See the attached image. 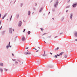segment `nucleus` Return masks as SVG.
<instances>
[{
    "mask_svg": "<svg viewBox=\"0 0 77 77\" xmlns=\"http://www.w3.org/2000/svg\"><path fill=\"white\" fill-rule=\"evenodd\" d=\"M59 3V2L58 1L56 2V3L54 4V6L56 8V6L57 5H58V4Z\"/></svg>",
    "mask_w": 77,
    "mask_h": 77,
    "instance_id": "f257e3e1",
    "label": "nucleus"
},
{
    "mask_svg": "<svg viewBox=\"0 0 77 77\" xmlns=\"http://www.w3.org/2000/svg\"><path fill=\"white\" fill-rule=\"evenodd\" d=\"M12 28H10L9 29V32L10 33H12Z\"/></svg>",
    "mask_w": 77,
    "mask_h": 77,
    "instance_id": "f03ea898",
    "label": "nucleus"
},
{
    "mask_svg": "<svg viewBox=\"0 0 77 77\" xmlns=\"http://www.w3.org/2000/svg\"><path fill=\"white\" fill-rule=\"evenodd\" d=\"M21 23H22L21 21H20L19 23V25H18V26L19 27H20L21 26Z\"/></svg>",
    "mask_w": 77,
    "mask_h": 77,
    "instance_id": "7ed1b4c3",
    "label": "nucleus"
},
{
    "mask_svg": "<svg viewBox=\"0 0 77 77\" xmlns=\"http://www.w3.org/2000/svg\"><path fill=\"white\" fill-rule=\"evenodd\" d=\"M74 35L76 37H77V32L76 31L75 32H74Z\"/></svg>",
    "mask_w": 77,
    "mask_h": 77,
    "instance_id": "20e7f679",
    "label": "nucleus"
},
{
    "mask_svg": "<svg viewBox=\"0 0 77 77\" xmlns=\"http://www.w3.org/2000/svg\"><path fill=\"white\" fill-rule=\"evenodd\" d=\"M22 41H25V37H24V36H23V37L22 39Z\"/></svg>",
    "mask_w": 77,
    "mask_h": 77,
    "instance_id": "39448f33",
    "label": "nucleus"
},
{
    "mask_svg": "<svg viewBox=\"0 0 77 77\" xmlns=\"http://www.w3.org/2000/svg\"><path fill=\"white\" fill-rule=\"evenodd\" d=\"M76 6H77V3H75V4H74L72 5V6L73 7V8H75Z\"/></svg>",
    "mask_w": 77,
    "mask_h": 77,
    "instance_id": "423d86ee",
    "label": "nucleus"
},
{
    "mask_svg": "<svg viewBox=\"0 0 77 77\" xmlns=\"http://www.w3.org/2000/svg\"><path fill=\"white\" fill-rule=\"evenodd\" d=\"M31 54V53L30 52L28 51L26 53V54Z\"/></svg>",
    "mask_w": 77,
    "mask_h": 77,
    "instance_id": "0eeeda50",
    "label": "nucleus"
},
{
    "mask_svg": "<svg viewBox=\"0 0 77 77\" xmlns=\"http://www.w3.org/2000/svg\"><path fill=\"white\" fill-rule=\"evenodd\" d=\"M64 53V52H62L60 53V54H59V55H60V56H62L63 54Z\"/></svg>",
    "mask_w": 77,
    "mask_h": 77,
    "instance_id": "6e6552de",
    "label": "nucleus"
},
{
    "mask_svg": "<svg viewBox=\"0 0 77 77\" xmlns=\"http://www.w3.org/2000/svg\"><path fill=\"white\" fill-rule=\"evenodd\" d=\"M33 50H35V52H38V51H39L38 50H37V49L35 48H33Z\"/></svg>",
    "mask_w": 77,
    "mask_h": 77,
    "instance_id": "1a4fd4ad",
    "label": "nucleus"
},
{
    "mask_svg": "<svg viewBox=\"0 0 77 77\" xmlns=\"http://www.w3.org/2000/svg\"><path fill=\"white\" fill-rule=\"evenodd\" d=\"M45 51H44V54L43 55H42V56L44 57L45 56H47V55L45 54Z\"/></svg>",
    "mask_w": 77,
    "mask_h": 77,
    "instance_id": "9d476101",
    "label": "nucleus"
},
{
    "mask_svg": "<svg viewBox=\"0 0 77 77\" xmlns=\"http://www.w3.org/2000/svg\"><path fill=\"white\" fill-rule=\"evenodd\" d=\"M0 65L1 66H3V63H0Z\"/></svg>",
    "mask_w": 77,
    "mask_h": 77,
    "instance_id": "9b49d317",
    "label": "nucleus"
},
{
    "mask_svg": "<svg viewBox=\"0 0 77 77\" xmlns=\"http://www.w3.org/2000/svg\"><path fill=\"white\" fill-rule=\"evenodd\" d=\"M72 14L70 15V18L71 20H72Z\"/></svg>",
    "mask_w": 77,
    "mask_h": 77,
    "instance_id": "f8f14e48",
    "label": "nucleus"
},
{
    "mask_svg": "<svg viewBox=\"0 0 77 77\" xmlns=\"http://www.w3.org/2000/svg\"><path fill=\"white\" fill-rule=\"evenodd\" d=\"M6 15H7V14H5L4 15V16L2 17V19H4L5 17V16H6Z\"/></svg>",
    "mask_w": 77,
    "mask_h": 77,
    "instance_id": "ddd939ff",
    "label": "nucleus"
},
{
    "mask_svg": "<svg viewBox=\"0 0 77 77\" xmlns=\"http://www.w3.org/2000/svg\"><path fill=\"white\" fill-rule=\"evenodd\" d=\"M54 57H55V58H57V56L56 55H55L54 56Z\"/></svg>",
    "mask_w": 77,
    "mask_h": 77,
    "instance_id": "4468645a",
    "label": "nucleus"
},
{
    "mask_svg": "<svg viewBox=\"0 0 77 77\" xmlns=\"http://www.w3.org/2000/svg\"><path fill=\"white\" fill-rule=\"evenodd\" d=\"M0 69L1 72H3V69L2 68H0Z\"/></svg>",
    "mask_w": 77,
    "mask_h": 77,
    "instance_id": "2eb2a0df",
    "label": "nucleus"
},
{
    "mask_svg": "<svg viewBox=\"0 0 77 77\" xmlns=\"http://www.w3.org/2000/svg\"><path fill=\"white\" fill-rule=\"evenodd\" d=\"M30 11H29L28 12V15H30Z\"/></svg>",
    "mask_w": 77,
    "mask_h": 77,
    "instance_id": "dca6fc26",
    "label": "nucleus"
},
{
    "mask_svg": "<svg viewBox=\"0 0 77 77\" xmlns=\"http://www.w3.org/2000/svg\"><path fill=\"white\" fill-rule=\"evenodd\" d=\"M19 17V15L18 14H17L16 15L17 18H18Z\"/></svg>",
    "mask_w": 77,
    "mask_h": 77,
    "instance_id": "f3484780",
    "label": "nucleus"
},
{
    "mask_svg": "<svg viewBox=\"0 0 77 77\" xmlns=\"http://www.w3.org/2000/svg\"><path fill=\"white\" fill-rule=\"evenodd\" d=\"M64 57H65V58H66V57H67V55H64Z\"/></svg>",
    "mask_w": 77,
    "mask_h": 77,
    "instance_id": "a211bd4d",
    "label": "nucleus"
},
{
    "mask_svg": "<svg viewBox=\"0 0 77 77\" xmlns=\"http://www.w3.org/2000/svg\"><path fill=\"white\" fill-rule=\"evenodd\" d=\"M40 29L41 31H43V30H44V29L43 28H41Z\"/></svg>",
    "mask_w": 77,
    "mask_h": 77,
    "instance_id": "6ab92c4d",
    "label": "nucleus"
},
{
    "mask_svg": "<svg viewBox=\"0 0 77 77\" xmlns=\"http://www.w3.org/2000/svg\"><path fill=\"white\" fill-rule=\"evenodd\" d=\"M28 34H29V35L30 34V31H29L28 32Z\"/></svg>",
    "mask_w": 77,
    "mask_h": 77,
    "instance_id": "aec40b11",
    "label": "nucleus"
},
{
    "mask_svg": "<svg viewBox=\"0 0 77 77\" xmlns=\"http://www.w3.org/2000/svg\"><path fill=\"white\" fill-rule=\"evenodd\" d=\"M15 64H16V65L18 64V62H17V61H16L15 62Z\"/></svg>",
    "mask_w": 77,
    "mask_h": 77,
    "instance_id": "412c9836",
    "label": "nucleus"
},
{
    "mask_svg": "<svg viewBox=\"0 0 77 77\" xmlns=\"http://www.w3.org/2000/svg\"><path fill=\"white\" fill-rule=\"evenodd\" d=\"M4 69L5 71H8V69Z\"/></svg>",
    "mask_w": 77,
    "mask_h": 77,
    "instance_id": "4be33fe9",
    "label": "nucleus"
},
{
    "mask_svg": "<svg viewBox=\"0 0 77 77\" xmlns=\"http://www.w3.org/2000/svg\"><path fill=\"white\" fill-rule=\"evenodd\" d=\"M13 61H16V60L15 59H12Z\"/></svg>",
    "mask_w": 77,
    "mask_h": 77,
    "instance_id": "5701e85b",
    "label": "nucleus"
},
{
    "mask_svg": "<svg viewBox=\"0 0 77 77\" xmlns=\"http://www.w3.org/2000/svg\"><path fill=\"white\" fill-rule=\"evenodd\" d=\"M63 19H64V18L63 17L61 18V20L62 21H63Z\"/></svg>",
    "mask_w": 77,
    "mask_h": 77,
    "instance_id": "b1692460",
    "label": "nucleus"
},
{
    "mask_svg": "<svg viewBox=\"0 0 77 77\" xmlns=\"http://www.w3.org/2000/svg\"><path fill=\"white\" fill-rule=\"evenodd\" d=\"M9 48V46H7V48L8 49Z\"/></svg>",
    "mask_w": 77,
    "mask_h": 77,
    "instance_id": "393cba45",
    "label": "nucleus"
},
{
    "mask_svg": "<svg viewBox=\"0 0 77 77\" xmlns=\"http://www.w3.org/2000/svg\"><path fill=\"white\" fill-rule=\"evenodd\" d=\"M47 33H45L44 34L42 35V36H43V35H46Z\"/></svg>",
    "mask_w": 77,
    "mask_h": 77,
    "instance_id": "a878e982",
    "label": "nucleus"
},
{
    "mask_svg": "<svg viewBox=\"0 0 77 77\" xmlns=\"http://www.w3.org/2000/svg\"><path fill=\"white\" fill-rule=\"evenodd\" d=\"M12 15H11V18H10V20H11V19H12Z\"/></svg>",
    "mask_w": 77,
    "mask_h": 77,
    "instance_id": "bb28decb",
    "label": "nucleus"
},
{
    "mask_svg": "<svg viewBox=\"0 0 77 77\" xmlns=\"http://www.w3.org/2000/svg\"><path fill=\"white\" fill-rule=\"evenodd\" d=\"M62 33H63V32H61V33H60V35H62Z\"/></svg>",
    "mask_w": 77,
    "mask_h": 77,
    "instance_id": "cd10ccee",
    "label": "nucleus"
},
{
    "mask_svg": "<svg viewBox=\"0 0 77 77\" xmlns=\"http://www.w3.org/2000/svg\"><path fill=\"white\" fill-rule=\"evenodd\" d=\"M59 48L58 47L56 48V50H57L59 49Z\"/></svg>",
    "mask_w": 77,
    "mask_h": 77,
    "instance_id": "c85d7f7f",
    "label": "nucleus"
},
{
    "mask_svg": "<svg viewBox=\"0 0 77 77\" xmlns=\"http://www.w3.org/2000/svg\"><path fill=\"white\" fill-rule=\"evenodd\" d=\"M25 30H26V29H24V30L23 31V32H24V31H25Z\"/></svg>",
    "mask_w": 77,
    "mask_h": 77,
    "instance_id": "c756f323",
    "label": "nucleus"
},
{
    "mask_svg": "<svg viewBox=\"0 0 77 77\" xmlns=\"http://www.w3.org/2000/svg\"><path fill=\"white\" fill-rule=\"evenodd\" d=\"M1 23H2V21H0V25L1 24Z\"/></svg>",
    "mask_w": 77,
    "mask_h": 77,
    "instance_id": "7c9ffc66",
    "label": "nucleus"
},
{
    "mask_svg": "<svg viewBox=\"0 0 77 77\" xmlns=\"http://www.w3.org/2000/svg\"><path fill=\"white\" fill-rule=\"evenodd\" d=\"M60 55H59V54H57V56H59Z\"/></svg>",
    "mask_w": 77,
    "mask_h": 77,
    "instance_id": "2f4dec72",
    "label": "nucleus"
},
{
    "mask_svg": "<svg viewBox=\"0 0 77 77\" xmlns=\"http://www.w3.org/2000/svg\"><path fill=\"white\" fill-rule=\"evenodd\" d=\"M41 11H42V8L39 11V12H41Z\"/></svg>",
    "mask_w": 77,
    "mask_h": 77,
    "instance_id": "473e14b6",
    "label": "nucleus"
},
{
    "mask_svg": "<svg viewBox=\"0 0 77 77\" xmlns=\"http://www.w3.org/2000/svg\"><path fill=\"white\" fill-rule=\"evenodd\" d=\"M2 26H1L0 28V30H1V29H2Z\"/></svg>",
    "mask_w": 77,
    "mask_h": 77,
    "instance_id": "72a5a7b5",
    "label": "nucleus"
},
{
    "mask_svg": "<svg viewBox=\"0 0 77 77\" xmlns=\"http://www.w3.org/2000/svg\"><path fill=\"white\" fill-rule=\"evenodd\" d=\"M51 35L49 37V38H50V37H51Z\"/></svg>",
    "mask_w": 77,
    "mask_h": 77,
    "instance_id": "f704fd0d",
    "label": "nucleus"
},
{
    "mask_svg": "<svg viewBox=\"0 0 77 77\" xmlns=\"http://www.w3.org/2000/svg\"><path fill=\"white\" fill-rule=\"evenodd\" d=\"M28 48H26L25 49H28Z\"/></svg>",
    "mask_w": 77,
    "mask_h": 77,
    "instance_id": "c9c22d12",
    "label": "nucleus"
},
{
    "mask_svg": "<svg viewBox=\"0 0 77 77\" xmlns=\"http://www.w3.org/2000/svg\"><path fill=\"white\" fill-rule=\"evenodd\" d=\"M50 54H53L52 53H51V52L50 53Z\"/></svg>",
    "mask_w": 77,
    "mask_h": 77,
    "instance_id": "e433bc0d",
    "label": "nucleus"
},
{
    "mask_svg": "<svg viewBox=\"0 0 77 77\" xmlns=\"http://www.w3.org/2000/svg\"><path fill=\"white\" fill-rule=\"evenodd\" d=\"M19 62H20V63H21V61H19Z\"/></svg>",
    "mask_w": 77,
    "mask_h": 77,
    "instance_id": "4c0bfd02",
    "label": "nucleus"
},
{
    "mask_svg": "<svg viewBox=\"0 0 77 77\" xmlns=\"http://www.w3.org/2000/svg\"><path fill=\"white\" fill-rule=\"evenodd\" d=\"M9 45H10V42H9Z\"/></svg>",
    "mask_w": 77,
    "mask_h": 77,
    "instance_id": "58836bf2",
    "label": "nucleus"
},
{
    "mask_svg": "<svg viewBox=\"0 0 77 77\" xmlns=\"http://www.w3.org/2000/svg\"><path fill=\"white\" fill-rule=\"evenodd\" d=\"M1 14H0V17H1Z\"/></svg>",
    "mask_w": 77,
    "mask_h": 77,
    "instance_id": "ea45409f",
    "label": "nucleus"
},
{
    "mask_svg": "<svg viewBox=\"0 0 77 77\" xmlns=\"http://www.w3.org/2000/svg\"><path fill=\"white\" fill-rule=\"evenodd\" d=\"M75 41H77V39H75Z\"/></svg>",
    "mask_w": 77,
    "mask_h": 77,
    "instance_id": "a19ab883",
    "label": "nucleus"
},
{
    "mask_svg": "<svg viewBox=\"0 0 77 77\" xmlns=\"http://www.w3.org/2000/svg\"><path fill=\"white\" fill-rule=\"evenodd\" d=\"M57 36H56V37H55L54 38H57Z\"/></svg>",
    "mask_w": 77,
    "mask_h": 77,
    "instance_id": "79ce46f5",
    "label": "nucleus"
},
{
    "mask_svg": "<svg viewBox=\"0 0 77 77\" xmlns=\"http://www.w3.org/2000/svg\"><path fill=\"white\" fill-rule=\"evenodd\" d=\"M37 5L36 3H35V6H36Z\"/></svg>",
    "mask_w": 77,
    "mask_h": 77,
    "instance_id": "37998d69",
    "label": "nucleus"
},
{
    "mask_svg": "<svg viewBox=\"0 0 77 77\" xmlns=\"http://www.w3.org/2000/svg\"><path fill=\"white\" fill-rule=\"evenodd\" d=\"M12 56H14V54H12Z\"/></svg>",
    "mask_w": 77,
    "mask_h": 77,
    "instance_id": "c03bdc74",
    "label": "nucleus"
},
{
    "mask_svg": "<svg viewBox=\"0 0 77 77\" xmlns=\"http://www.w3.org/2000/svg\"><path fill=\"white\" fill-rule=\"evenodd\" d=\"M68 12V10L66 11V12Z\"/></svg>",
    "mask_w": 77,
    "mask_h": 77,
    "instance_id": "a18cd8bd",
    "label": "nucleus"
},
{
    "mask_svg": "<svg viewBox=\"0 0 77 77\" xmlns=\"http://www.w3.org/2000/svg\"><path fill=\"white\" fill-rule=\"evenodd\" d=\"M21 5L22 6V5H23V4H21Z\"/></svg>",
    "mask_w": 77,
    "mask_h": 77,
    "instance_id": "49530a36",
    "label": "nucleus"
},
{
    "mask_svg": "<svg viewBox=\"0 0 77 77\" xmlns=\"http://www.w3.org/2000/svg\"><path fill=\"white\" fill-rule=\"evenodd\" d=\"M13 32H14V29L13 30Z\"/></svg>",
    "mask_w": 77,
    "mask_h": 77,
    "instance_id": "de8ad7c7",
    "label": "nucleus"
},
{
    "mask_svg": "<svg viewBox=\"0 0 77 77\" xmlns=\"http://www.w3.org/2000/svg\"><path fill=\"white\" fill-rule=\"evenodd\" d=\"M23 62H22V64H23Z\"/></svg>",
    "mask_w": 77,
    "mask_h": 77,
    "instance_id": "09e8293b",
    "label": "nucleus"
},
{
    "mask_svg": "<svg viewBox=\"0 0 77 77\" xmlns=\"http://www.w3.org/2000/svg\"><path fill=\"white\" fill-rule=\"evenodd\" d=\"M7 20H8V19H7Z\"/></svg>",
    "mask_w": 77,
    "mask_h": 77,
    "instance_id": "8fccbe9b",
    "label": "nucleus"
},
{
    "mask_svg": "<svg viewBox=\"0 0 77 77\" xmlns=\"http://www.w3.org/2000/svg\"><path fill=\"white\" fill-rule=\"evenodd\" d=\"M50 12H49V14H50Z\"/></svg>",
    "mask_w": 77,
    "mask_h": 77,
    "instance_id": "3c124183",
    "label": "nucleus"
},
{
    "mask_svg": "<svg viewBox=\"0 0 77 77\" xmlns=\"http://www.w3.org/2000/svg\"><path fill=\"white\" fill-rule=\"evenodd\" d=\"M38 48H39V47H38Z\"/></svg>",
    "mask_w": 77,
    "mask_h": 77,
    "instance_id": "603ef678",
    "label": "nucleus"
},
{
    "mask_svg": "<svg viewBox=\"0 0 77 77\" xmlns=\"http://www.w3.org/2000/svg\"><path fill=\"white\" fill-rule=\"evenodd\" d=\"M32 14H33V12L32 13Z\"/></svg>",
    "mask_w": 77,
    "mask_h": 77,
    "instance_id": "864d4df0",
    "label": "nucleus"
},
{
    "mask_svg": "<svg viewBox=\"0 0 77 77\" xmlns=\"http://www.w3.org/2000/svg\"><path fill=\"white\" fill-rule=\"evenodd\" d=\"M52 19H53V20H54V18H53Z\"/></svg>",
    "mask_w": 77,
    "mask_h": 77,
    "instance_id": "5fc2aeb1",
    "label": "nucleus"
},
{
    "mask_svg": "<svg viewBox=\"0 0 77 77\" xmlns=\"http://www.w3.org/2000/svg\"><path fill=\"white\" fill-rule=\"evenodd\" d=\"M58 0H57V1H58Z\"/></svg>",
    "mask_w": 77,
    "mask_h": 77,
    "instance_id": "6e6d98bb",
    "label": "nucleus"
},
{
    "mask_svg": "<svg viewBox=\"0 0 77 77\" xmlns=\"http://www.w3.org/2000/svg\"><path fill=\"white\" fill-rule=\"evenodd\" d=\"M27 51H28V50H27Z\"/></svg>",
    "mask_w": 77,
    "mask_h": 77,
    "instance_id": "4d7b16f0",
    "label": "nucleus"
}]
</instances>
